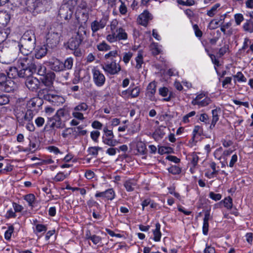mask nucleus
<instances>
[{
	"mask_svg": "<svg viewBox=\"0 0 253 253\" xmlns=\"http://www.w3.org/2000/svg\"><path fill=\"white\" fill-rule=\"evenodd\" d=\"M19 56V59L18 60V66L21 68V70H23L26 75L30 76L33 74V71H35V60L33 56L30 54H22Z\"/></svg>",
	"mask_w": 253,
	"mask_h": 253,
	"instance_id": "nucleus-1",
	"label": "nucleus"
},
{
	"mask_svg": "<svg viewBox=\"0 0 253 253\" xmlns=\"http://www.w3.org/2000/svg\"><path fill=\"white\" fill-rule=\"evenodd\" d=\"M27 38L26 36H22L20 40L18 46L21 54H30L35 48L36 42L34 39L28 42Z\"/></svg>",
	"mask_w": 253,
	"mask_h": 253,
	"instance_id": "nucleus-2",
	"label": "nucleus"
},
{
	"mask_svg": "<svg viewBox=\"0 0 253 253\" xmlns=\"http://www.w3.org/2000/svg\"><path fill=\"white\" fill-rule=\"evenodd\" d=\"M15 84L14 81L8 79L4 74H0V89L2 91L9 92L14 90Z\"/></svg>",
	"mask_w": 253,
	"mask_h": 253,
	"instance_id": "nucleus-3",
	"label": "nucleus"
},
{
	"mask_svg": "<svg viewBox=\"0 0 253 253\" xmlns=\"http://www.w3.org/2000/svg\"><path fill=\"white\" fill-rule=\"evenodd\" d=\"M88 109V105L85 102H81L76 105L73 109L72 116L75 118L83 121L84 120L83 112Z\"/></svg>",
	"mask_w": 253,
	"mask_h": 253,
	"instance_id": "nucleus-4",
	"label": "nucleus"
},
{
	"mask_svg": "<svg viewBox=\"0 0 253 253\" xmlns=\"http://www.w3.org/2000/svg\"><path fill=\"white\" fill-rule=\"evenodd\" d=\"M91 72L94 84L98 87L103 86L106 81L104 74L97 67H94L92 69Z\"/></svg>",
	"mask_w": 253,
	"mask_h": 253,
	"instance_id": "nucleus-5",
	"label": "nucleus"
},
{
	"mask_svg": "<svg viewBox=\"0 0 253 253\" xmlns=\"http://www.w3.org/2000/svg\"><path fill=\"white\" fill-rule=\"evenodd\" d=\"M211 102L210 98L206 96L205 94L201 93L192 100L191 103L193 105H198L199 107H204L209 105Z\"/></svg>",
	"mask_w": 253,
	"mask_h": 253,
	"instance_id": "nucleus-6",
	"label": "nucleus"
},
{
	"mask_svg": "<svg viewBox=\"0 0 253 253\" xmlns=\"http://www.w3.org/2000/svg\"><path fill=\"white\" fill-rule=\"evenodd\" d=\"M108 20L109 16L104 15L99 20H95L92 22L90 28L92 33H95L99 30L103 29L106 26Z\"/></svg>",
	"mask_w": 253,
	"mask_h": 253,
	"instance_id": "nucleus-7",
	"label": "nucleus"
},
{
	"mask_svg": "<svg viewBox=\"0 0 253 253\" xmlns=\"http://www.w3.org/2000/svg\"><path fill=\"white\" fill-rule=\"evenodd\" d=\"M102 68L106 73L111 75L118 74L121 69L120 64L117 63L115 61L105 63L103 65Z\"/></svg>",
	"mask_w": 253,
	"mask_h": 253,
	"instance_id": "nucleus-8",
	"label": "nucleus"
},
{
	"mask_svg": "<svg viewBox=\"0 0 253 253\" xmlns=\"http://www.w3.org/2000/svg\"><path fill=\"white\" fill-rule=\"evenodd\" d=\"M43 98L49 101L54 106H59L63 104L65 100L62 96L51 93H46L43 95Z\"/></svg>",
	"mask_w": 253,
	"mask_h": 253,
	"instance_id": "nucleus-9",
	"label": "nucleus"
},
{
	"mask_svg": "<svg viewBox=\"0 0 253 253\" xmlns=\"http://www.w3.org/2000/svg\"><path fill=\"white\" fill-rule=\"evenodd\" d=\"M103 131L105 134L106 137H103V142L104 144L110 146H116L118 142L114 139V135L112 130H109L107 127L103 128Z\"/></svg>",
	"mask_w": 253,
	"mask_h": 253,
	"instance_id": "nucleus-10",
	"label": "nucleus"
},
{
	"mask_svg": "<svg viewBox=\"0 0 253 253\" xmlns=\"http://www.w3.org/2000/svg\"><path fill=\"white\" fill-rule=\"evenodd\" d=\"M60 41V35L58 33L48 32L46 35V42L48 46L53 48L56 46Z\"/></svg>",
	"mask_w": 253,
	"mask_h": 253,
	"instance_id": "nucleus-11",
	"label": "nucleus"
},
{
	"mask_svg": "<svg viewBox=\"0 0 253 253\" xmlns=\"http://www.w3.org/2000/svg\"><path fill=\"white\" fill-rule=\"evenodd\" d=\"M25 85L32 91H36L40 87V82L37 78L30 76H26Z\"/></svg>",
	"mask_w": 253,
	"mask_h": 253,
	"instance_id": "nucleus-12",
	"label": "nucleus"
},
{
	"mask_svg": "<svg viewBox=\"0 0 253 253\" xmlns=\"http://www.w3.org/2000/svg\"><path fill=\"white\" fill-rule=\"evenodd\" d=\"M6 72L8 79L11 80L17 77L25 78L26 76H27L26 75V73H24L23 70L20 69L19 71H18V69L15 67H9L8 69L6 70Z\"/></svg>",
	"mask_w": 253,
	"mask_h": 253,
	"instance_id": "nucleus-13",
	"label": "nucleus"
},
{
	"mask_svg": "<svg viewBox=\"0 0 253 253\" xmlns=\"http://www.w3.org/2000/svg\"><path fill=\"white\" fill-rule=\"evenodd\" d=\"M34 114L31 110H27L17 119L20 126H24L26 123L30 122L33 118Z\"/></svg>",
	"mask_w": 253,
	"mask_h": 253,
	"instance_id": "nucleus-14",
	"label": "nucleus"
},
{
	"mask_svg": "<svg viewBox=\"0 0 253 253\" xmlns=\"http://www.w3.org/2000/svg\"><path fill=\"white\" fill-rule=\"evenodd\" d=\"M49 121L51 123L50 127L52 128L62 129L65 127V122L55 115L52 118L49 119Z\"/></svg>",
	"mask_w": 253,
	"mask_h": 253,
	"instance_id": "nucleus-15",
	"label": "nucleus"
},
{
	"mask_svg": "<svg viewBox=\"0 0 253 253\" xmlns=\"http://www.w3.org/2000/svg\"><path fill=\"white\" fill-rule=\"evenodd\" d=\"M156 83L152 82L149 84L147 87L146 96H148L151 101H154L156 100L155 94L156 92Z\"/></svg>",
	"mask_w": 253,
	"mask_h": 253,
	"instance_id": "nucleus-16",
	"label": "nucleus"
},
{
	"mask_svg": "<svg viewBox=\"0 0 253 253\" xmlns=\"http://www.w3.org/2000/svg\"><path fill=\"white\" fill-rule=\"evenodd\" d=\"M48 65L50 69L55 72L63 71L62 62L57 58H52L48 62Z\"/></svg>",
	"mask_w": 253,
	"mask_h": 253,
	"instance_id": "nucleus-17",
	"label": "nucleus"
},
{
	"mask_svg": "<svg viewBox=\"0 0 253 253\" xmlns=\"http://www.w3.org/2000/svg\"><path fill=\"white\" fill-rule=\"evenodd\" d=\"M152 19V15L148 11H144L139 15L138 19V23L142 26H146L148 22Z\"/></svg>",
	"mask_w": 253,
	"mask_h": 253,
	"instance_id": "nucleus-18",
	"label": "nucleus"
},
{
	"mask_svg": "<svg viewBox=\"0 0 253 253\" xmlns=\"http://www.w3.org/2000/svg\"><path fill=\"white\" fill-rule=\"evenodd\" d=\"M10 18V14L7 11H0V28L5 27L9 23Z\"/></svg>",
	"mask_w": 253,
	"mask_h": 253,
	"instance_id": "nucleus-19",
	"label": "nucleus"
},
{
	"mask_svg": "<svg viewBox=\"0 0 253 253\" xmlns=\"http://www.w3.org/2000/svg\"><path fill=\"white\" fill-rule=\"evenodd\" d=\"M55 78V74L53 73L45 74L42 79V83L48 87H50L53 84Z\"/></svg>",
	"mask_w": 253,
	"mask_h": 253,
	"instance_id": "nucleus-20",
	"label": "nucleus"
},
{
	"mask_svg": "<svg viewBox=\"0 0 253 253\" xmlns=\"http://www.w3.org/2000/svg\"><path fill=\"white\" fill-rule=\"evenodd\" d=\"M25 111H26V108L25 103L20 104L19 103H17L16 104L14 109V112L17 120L19 117H21L20 116H21V115Z\"/></svg>",
	"mask_w": 253,
	"mask_h": 253,
	"instance_id": "nucleus-21",
	"label": "nucleus"
},
{
	"mask_svg": "<svg viewBox=\"0 0 253 253\" xmlns=\"http://www.w3.org/2000/svg\"><path fill=\"white\" fill-rule=\"evenodd\" d=\"M115 33L117 41H126L127 39V34L122 27L117 29Z\"/></svg>",
	"mask_w": 253,
	"mask_h": 253,
	"instance_id": "nucleus-22",
	"label": "nucleus"
},
{
	"mask_svg": "<svg viewBox=\"0 0 253 253\" xmlns=\"http://www.w3.org/2000/svg\"><path fill=\"white\" fill-rule=\"evenodd\" d=\"M60 17L64 20H68L71 18V14L68 7H62L58 11Z\"/></svg>",
	"mask_w": 253,
	"mask_h": 253,
	"instance_id": "nucleus-23",
	"label": "nucleus"
},
{
	"mask_svg": "<svg viewBox=\"0 0 253 253\" xmlns=\"http://www.w3.org/2000/svg\"><path fill=\"white\" fill-rule=\"evenodd\" d=\"M166 127L163 126H159L153 133V137L155 140H159L162 138L166 133Z\"/></svg>",
	"mask_w": 253,
	"mask_h": 253,
	"instance_id": "nucleus-24",
	"label": "nucleus"
},
{
	"mask_svg": "<svg viewBox=\"0 0 253 253\" xmlns=\"http://www.w3.org/2000/svg\"><path fill=\"white\" fill-rule=\"evenodd\" d=\"M47 48L45 45L38 46L35 50V57L37 59H40L44 56L47 53Z\"/></svg>",
	"mask_w": 253,
	"mask_h": 253,
	"instance_id": "nucleus-25",
	"label": "nucleus"
},
{
	"mask_svg": "<svg viewBox=\"0 0 253 253\" xmlns=\"http://www.w3.org/2000/svg\"><path fill=\"white\" fill-rule=\"evenodd\" d=\"M85 35L86 30L85 27L83 26H80L76 33V35L73 37L82 42L85 38Z\"/></svg>",
	"mask_w": 253,
	"mask_h": 253,
	"instance_id": "nucleus-26",
	"label": "nucleus"
},
{
	"mask_svg": "<svg viewBox=\"0 0 253 253\" xmlns=\"http://www.w3.org/2000/svg\"><path fill=\"white\" fill-rule=\"evenodd\" d=\"M161 225L159 222L155 224V229L153 230V234L154 235L153 240L155 242H159L161 240L162 233L160 231Z\"/></svg>",
	"mask_w": 253,
	"mask_h": 253,
	"instance_id": "nucleus-27",
	"label": "nucleus"
},
{
	"mask_svg": "<svg viewBox=\"0 0 253 253\" xmlns=\"http://www.w3.org/2000/svg\"><path fill=\"white\" fill-rule=\"evenodd\" d=\"M159 93L163 97H167L163 99L165 101H169L171 99L170 92H169L168 88L166 87H160L159 89Z\"/></svg>",
	"mask_w": 253,
	"mask_h": 253,
	"instance_id": "nucleus-28",
	"label": "nucleus"
},
{
	"mask_svg": "<svg viewBox=\"0 0 253 253\" xmlns=\"http://www.w3.org/2000/svg\"><path fill=\"white\" fill-rule=\"evenodd\" d=\"M136 185V181L134 179H128L126 181L124 184V185L127 192L133 191Z\"/></svg>",
	"mask_w": 253,
	"mask_h": 253,
	"instance_id": "nucleus-29",
	"label": "nucleus"
},
{
	"mask_svg": "<svg viewBox=\"0 0 253 253\" xmlns=\"http://www.w3.org/2000/svg\"><path fill=\"white\" fill-rule=\"evenodd\" d=\"M35 71H33V73H37L39 75L44 76L46 74V67L41 64L37 62L35 63Z\"/></svg>",
	"mask_w": 253,
	"mask_h": 253,
	"instance_id": "nucleus-30",
	"label": "nucleus"
},
{
	"mask_svg": "<svg viewBox=\"0 0 253 253\" xmlns=\"http://www.w3.org/2000/svg\"><path fill=\"white\" fill-rule=\"evenodd\" d=\"M82 42L73 37L68 42V47L73 50L79 47Z\"/></svg>",
	"mask_w": 253,
	"mask_h": 253,
	"instance_id": "nucleus-31",
	"label": "nucleus"
},
{
	"mask_svg": "<svg viewBox=\"0 0 253 253\" xmlns=\"http://www.w3.org/2000/svg\"><path fill=\"white\" fill-rule=\"evenodd\" d=\"M150 49L154 56L159 54L162 51L159 44L154 42H152L150 45Z\"/></svg>",
	"mask_w": 253,
	"mask_h": 253,
	"instance_id": "nucleus-32",
	"label": "nucleus"
},
{
	"mask_svg": "<svg viewBox=\"0 0 253 253\" xmlns=\"http://www.w3.org/2000/svg\"><path fill=\"white\" fill-rule=\"evenodd\" d=\"M69 174V173H64L63 172H59L52 178V179L54 182L62 181L68 176Z\"/></svg>",
	"mask_w": 253,
	"mask_h": 253,
	"instance_id": "nucleus-33",
	"label": "nucleus"
},
{
	"mask_svg": "<svg viewBox=\"0 0 253 253\" xmlns=\"http://www.w3.org/2000/svg\"><path fill=\"white\" fill-rule=\"evenodd\" d=\"M73 59L70 57L66 59L65 62H62L63 71L65 70H70L73 67Z\"/></svg>",
	"mask_w": 253,
	"mask_h": 253,
	"instance_id": "nucleus-34",
	"label": "nucleus"
},
{
	"mask_svg": "<svg viewBox=\"0 0 253 253\" xmlns=\"http://www.w3.org/2000/svg\"><path fill=\"white\" fill-rule=\"evenodd\" d=\"M55 115L62 119V118L66 117L69 116V112L66 108L64 107L58 109Z\"/></svg>",
	"mask_w": 253,
	"mask_h": 253,
	"instance_id": "nucleus-35",
	"label": "nucleus"
},
{
	"mask_svg": "<svg viewBox=\"0 0 253 253\" xmlns=\"http://www.w3.org/2000/svg\"><path fill=\"white\" fill-rule=\"evenodd\" d=\"M135 61L136 64L135 68L137 69L141 68L142 65L143 64V55L141 52H138L137 56L135 58Z\"/></svg>",
	"mask_w": 253,
	"mask_h": 253,
	"instance_id": "nucleus-36",
	"label": "nucleus"
},
{
	"mask_svg": "<svg viewBox=\"0 0 253 253\" xmlns=\"http://www.w3.org/2000/svg\"><path fill=\"white\" fill-rule=\"evenodd\" d=\"M244 31L249 32L253 33V21L251 20H247L243 26Z\"/></svg>",
	"mask_w": 253,
	"mask_h": 253,
	"instance_id": "nucleus-37",
	"label": "nucleus"
},
{
	"mask_svg": "<svg viewBox=\"0 0 253 253\" xmlns=\"http://www.w3.org/2000/svg\"><path fill=\"white\" fill-rule=\"evenodd\" d=\"M47 229V226L45 225L39 224L36 225V227L35 229L34 230V232L36 234H38L42 232L43 233H45Z\"/></svg>",
	"mask_w": 253,
	"mask_h": 253,
	"instance_id": "nucleus-38",
	"label": "nucleus"
},
{
	"mask_svg": "<svg viewBox=\"0 0 253 253\" xmlns=\"http://www.w3.org/2000/svg\"><path fill=\"white\" fill-rule=\"evenodd\" d=\"M97 48L99 51H106L110 50L111 47L105 41H103L97 45Z\"/></svg>",
	"mask_w": 253,
	"mask_h": 253,
	"instance_id": "nucleus-39",
	"label": "nucleus"
},
{
	"mask_svg": "<svg viewBox=\"0 0 253 253\" xmlns=\"http://www.w3.org/2000/svg\"><path fill=\"white\" fill-rule=\"evenodd\" d=\"M115 197V193L113 189H108L105 191V199L108 200H112Z\"/></svg>",
	"mask_w": 253,
	"mask_h": 253,
	"instance_id": "nucleus-40",
	"label": "nucleus"
},
{
	"mask_svg": "<svg viewBox=\"0 0 253 253\" xmlns=\"http://www.w3.org/2000/svg\"><path fill=\"white\" fill-rule=\"evenodd\" d=\"M137 150L138 153L142 155L146 154L147 149L145 144L142 142H138L137 144Z\"/></svg>",
	"mask_w": 253,
	"mask_h": 253,
	"instance_id": "nucleus-41",
	"label": "nucleus"
},
{
	"mask_svg": "<svg viewBox=\"0 0 253 253\" xmlns=\"http://www.w3.org/2000/svg\"><path fill=\"white\" fill-rule=\"evenodd\" d=\"M102 148L100 147H89L87 152L88 154L90 155L96 157L98 154V151L101 150Z\"/></svg>",
	"mask_w": 253,
	"mask_h": 253,
	"instance_id": "nucleus-42",
	"label": "nucleus"
},
{
	"mask_svg": "<svg viewBox=\"0 0 253 253\" xmlns=\"http://www.w3.org/2000/svg\"><path fill=\"white\" fill-rule=\"evenodd\" d=\"M220 5L219 3H216L213 5L210 10H208L207 15L210 17H213L215 14L217 9Z\"/></svg>",
	"mask_w": 253,
	"mask_h": 253,
	"instance_id": "nucleus-43",
	"label": "nucleus"
},
{
	"mask_svg": "<svg viewBox=\"0 0 253 253\" xmlns=\"http://www.w3.org/2000/svg\"><path fill=\"white\" fill-rule=\"evenodd\" d=\"M14 228L13 225L8 226L7 230L5 232L4 238L6 240H9L13 233Z\"/></svg>",
	"mask_w": 253,
	"mask_h": 253,
	"instance_id": "nucleus-44",
	"label": "nucleus"
},
{
	"mask_svg": "<svg viewBox=\"0 0 253 253\" xmlns=\"http://www.w3.org/2000/svg\"><path fill=\"white\" fill-rule=\"evenodd\" d=\"M218 112V110H217V109L212 110V118L211 121V125L213 126V127L215 126L216 123L219 120Z\"/></svg>",
	"mask_w": 253,
	"mask_h": 253,
	"instance_id": "nucleus-45",
	"label": "nucleus"
},
{
	"mask_svg": "<svg viewBox=\"0 0 253 253\" xmlns=\"http://www.w3.org/2000/svg\"><path fill=\"white\" fill-rule=\"evenodd\" d=\"M133 56V53L131 51L125 52L123 53V61L127 64Z\"/></svg>",
	"mask_w": 253,
	"mask_h": 253,
	"instance_id": "nucleus-46",
	"label": "nucleus"
},
{
	"mask_svg": "<svg viewBox=\"0 0 253 253\" xmlns=\"http://www.w3.org/2000/svg\"><path fill=\"white\" fill-rule=\"evenodd\" d=\"M140 92V88L138 86L134 88L130 87V98H135L139 96Z\"/></svg>",
	"mask_w": 253,
	"mask_h": 253,
	"instance_id": "nucleus-47",
	"label": "nucleus"
},
{
	"mask_svg": "<svg viewBox=\"0 0 253 253\" xmlns=\"http://www.w3.org/2000/svg\"><path fill=\"white\" fill-rule=\"evenodd\" d=\"M221 202L223 203L224 207L227 209H231L232 208V199L231 197L225 198Z\"/></svg>",
	"mask_w": 253,
	"mask_h": 253,
	"instance_id": "nucleus-48",
	"label": "nucleus"
},
{
	"mask_svg": "<svg viewBox=\"0 0 253 253\" xmlns=\"http://www.w3.org/2000/svg\"><path fill=\"white\" fill-rule=\"evenodd\" d=\"M233 77L237 80L238 82H246L247 81L246 78L244 76L241 72H238L233 76Z\"/></svg>",
	"mask_w": 253,
	"mask_h": 253,
	"instance_id": "nucleus-49",
	"label": "nucleus"
},
{
	"mask_svg": "<svg viewBox=\"0 0 253 253\" xmlns=\"http://www.w3.org/2000/svg\"><path fill=\"white\" fill-rule=\"evenodd\" d=\"M74 132L79 135H85L87 133V130L83 129L82 126H78L76 127L73 128Z\"/></svg>",
	"mask_w": 253,
	"mask_h": 253,
	"instance_id": "nucleus-50",
	"label": "nucleus"
},
{
	"mask_svg": "<svg viewBox=\"0 0 253 253\" xmlns=\"http://www.w3.org/2000/svg\"><path fill=\"white\" fill-rule=\"evenodd\" d=\"M169 172L173 174H178L181 172V169L177 166H172L169 169Z\"/></svg>",
	"mask_w": 253,
	"mask_h": 253,
	"instance_id": "nucleus-51",
	"label": "nucleus"
},
{
	"mask_svg": "<svg viewBox=\"0 0 253 253\" xmlns=\"http://www.w3.org/2000/svg\"><path fill=\"white\" fill-rule=\"evenodd\" d=\"M223 149L221 147L216 149L214 152L213 155L215 158L220 160L222 158Z\"/></svg>",
	"mask_w": 253,
	"mask_h": 253,
	"instance_id": "nucleus-52",
	"label": "nucleus"
},
{
	"mask_svg": "<svg viewBox=\"0 0 253 253\" xmlns=\"http://www.w3.org/2000/svg\"><path fill=\"white\" fill-rule=\"evenodd\" d=\"M9 102V96L6 94L0 95V105H3Z\"/></svg>",
	"mask_w": 253,
	"mask_h": 253,
	"instance_id": "nucleus-53",
	"label": "nucleus"
},
{
	"mask_svg": "<svg viewBox=\"0 0 253 253\" xmlns=\"http://www.w3.org/2000/svg\"><path fill=\"white\" fill-rule=\"evenodd\" d=\"M47 149L50 153H52L56 155H61L63 154V152H61L57 147L54 146L48 147Z\"/></svg>",
	"mask_w": 253,
	"mask_h": 253,
	"instance_id": "nucleus-54",
	"label": "nucleus"
},
{
	"mask_svg": "<svg viewBox=\"0 0 253 253\" xmlns=\"http://www.w3.org/2000/svg\"><path fill=\"white\" fill-rule=\"evenodd\" d=\"M106 40H107L108 42H109L110 43L118 41L116 36V33L114 32H111V34L107 35Z\"/></svg>",
	"mask_w": 253,
	"mask_h": 253,
	"instance_id": "nucleus-55",
	"label": "nucleus"
},
{
	"mask_svg": "<svg viewBox=\"0 0 253 253\" xmlns=\"http://www.w3.org/2000/svg\"><path fill=\"white\" fill-rule=\"evenodd\" d=\"M23 36H26V37L28 38L27 41H28V42H30V41H31L32 39H34L35 42H36V37L33 31H27L23 34Z\"/></svg>",
	"mask_w": 253,
	"mask_h": 253,
	"instance_id": "nucleus-56",
	"label": "nucleus"
},
{
	"mask_svg": "<svg viewBox=\"0 0 253 253\" xmlns=\"http://www.w3.org/2000/svg\"><path fill=\"white\" fill-rule=\"evenodd\" d=\"M177 2L179 4L186 6H192L195 4V1L194 0H186V1L177 0Z\"/></svg>",
	"mask_w": 253,
	"mask_h": 253,
	"instance_id": "nucleus-57",
	"label": "nucleus"
},
{
	"mask_svg": "<svg viewBox=\"0 0 253 253\" xmlns=\"http://www.w3.org/2000/svg\"><path fill=\"white\" fill-rule=\"evenodd\" d=\"M229 50L228 45H224L223 46L221 47L217 53L219 57H222Z\"/></svg>",
	"mask_w": 253,
	"mask_h": 253,
	"instance_id": "nucleus-58",
	"label": "nucleus"
},
{
	"mask_svg": "<svg viewBox=\"0 0 253 253\" xmlns=\"http://www.w3.org/2000/svg\"><path fill=\"white\" fill-rule=\"evenodd\" d=\"M87 239L90 240L94 244L96 245L101 241V238L96 235H93L87 237Z\"/></svg>",
	"mask_w": 253,
	"mask_h": 253,
	"instance_id": "nucleus-59",
	"label": "nucleus"
},
{
	"mask_svg": "<svg viewBox=\"0 0 253 253\" xmlns=\"http://www.w3.org/2000/svg\"><path fill=\"white\" fill-rule=\"evenodd\" d=\"M119 24L118 21L115 19H113L110 23V30L111 32H115L117 29H118V25Z\"/></svg>",
	"mask_w": 253,
	"mask_h": 253,
	"instance_id": "nucleus-60",
	"label": "nucleus"
},
{
	"mask_svg": "<svg viewBox=\"0 0 253 253\" xmlns=\"http://www.w3.org/2000/svg\"><path fill=\"white\" fill-rule=\"evenodd\" d=\"M35 197L34 194H30L25 196L24 199L29 203V205L32 206L34 202Z\"/></svg>",
	"mask_w": 253,
	"mask_h": 253,
	"instance_id": "nucleus-61",
	"label": "nucleus"
},
{
	"mask_svg": "<svg viewBox=\"0 0 253 253\" xmlns=\"http://www.w3.org/2000/svg\"><path fill=\"white\" fill-rule=\"evenodd\" d=\"M74 132L73 128L68 127L65 128L62 132V136L64 138H67L69 135L71 134Z\"/></svg>",
	"mask_w": 253,
	"mask_h": 253,
	"instance_id": "nucleus-62",
	"label": "nucleus"
},
{
	"mask_svg": "<svg viewBox=\"0 0 253 253\" xmlns=\"http://www.w3.org/2000/svg\"><path fill=\"white\" fill-rule=\"evenodd\" d=\"M209 197L212 200L217 201L221 199L222 196L220 194H216L213 192H210L209 193Z\"/></svg>",
	"mask_w": 253,
	"mask_h": 253,
	"instance_id": "nucleus-63",
	"label": "nucleus"
},
{
	"mask_svg": "<svg viewBox=\"0 0 253 253\" xmlns=\"http://www.w3.org/2000/svg\"><path fill=\"white\" fill-rule=\"evenodd\" d=\"M234 18L237 25H240L241 23L244 20V16L240 13L236 14L234 15Z\"/></svg>",
	"mask_w": 253,
	"mask_h": 253,
	"instance_id": "nucleus-64",
	"label": "nucleus"
}]
</instances>
